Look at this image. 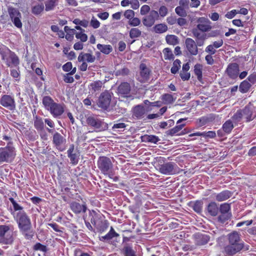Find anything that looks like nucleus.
Listing matches in <instances>:
<instances>
[{
    "label": "nucleus",
    "mask_w": 256,
    "mask_h": 256,
    "mask_svg": "<svg viewBox=\"0 0 256 256\" xmlns=\"http://www.w3.org/2000/svg\"><path fill=\"white\" fill-rule=\"evenodd\" d=\"M124 16L128 19H132L134 16V12L132 10H128L124 12Z\"/></svg>",
    "instance_id": "nucleus-61"
},
{
    "label": "nucleus",
    "mask_w": 256,
    "mask_h": 256,
    "mask_svg": "<svg viewBox=\"0 0 256 256\" xmlns=\"http://www.w3.org/2000/svg\"><path fill=\"white\" fill-rule=\"evenodd\" d=\"M242 118H244V116L242 110H238L232 116L230 120L235 125H236L241 121Z\"/></svg>",
    "instance_id": "nucleus-35"
},
{
    "label": "nucleus",
    "mask_w": 256,
    "mask_h": 256,
    "mask_svg": "<svg viewBox=\"0 0 256 256\" xmlns=\"http://www.w3.org/2000/svg\"><path fill=\"white\" fill-rule=\"evenodd\" d=\"M42 104L44 108L48 110L54 118H60L64 112V104L55 102L53 98L50 96H43Z\"/></svg>",
    "instance_id": "nucleus-2"
},
{
    "label": "nucleus",
    "mask_w": 256,
    "mask_h": 256,
    "mask_svg": "<svg viewBox=\"0 0 256 256\" xmlns=\"http://www.w3.org/2000/svg\"><path fill=\"white\" fill-rule=\"evenodd\" d=\"M190 74L188 72L181 71L180 72V76L182 80H187L190 78Z\"/></svg>",
    "instance_id": "nucleus-62"
},
{
    "label": "nucleus",
    "mask_w": 256,
    "mask_h": 256,
    "mask_svg": "<svg viewBox=\"0 0 256 256\" xmlns=\"http://www.w3.org/2000/svg\"><path fill=\"white\" fill-rule=\"evenodd\" d=\"M244 118L246 122L252 120L256 117V106L250 102L242 110Z\"/></svg>",
    "instance_id": "nucleus-10"
},
{
    "label": "nucleus",
    "mask_w": 256,
    "mask_h": 256,
    "mask_svg": "<svg viewBox=\"0 0 256 256\" xmlns=\"http://www.w3.org/2000/svg\"><path fill=\"white\" fill-rule=\"evenodd\" d=\"M202 65H194V72L200 82L202 80Z\"/></svg>",
    "instance_id": "nucleus-40"
},
{
    "label": "nucleus",
    "mask_w": 256,
    "mask_h": 256,
    "mask_svg": "<svg viewBox=\"0 0 256 256\" xmlns=\"http://www.w3.org/2000/svg\"><path fill=\"white\" fill-rule=\"evenodd\" d=\"M234 124L232 120H228L222 124V130L224 134H230L234 128Z\"/></svg>",
    "instance_id": "nucleus-30"
},
{
    "label": "nucleus",
    "mask_w": 256,
    "mask_h": 256,
    "mask_svg": "<svg viewBox=\"0 0 256 256\" xmlns=\"http://www.w3.org/2000/svg\"><path fill=\"white\" fill-rule=\"evenodd\" d=\"M9 200L13 206L15 212H18L21 210H24L23 208L20 204H18L12 198H10Z\"/></svg>",
    "instance_id": "nucleus-48"
},
{
    "label": "nucleus",
    "mask_w": 256,
    "mask_h": 256,
    "mask_svg": "<svg viewBox=\"0 0 256 256\" xmlns=\"http://www.w3.org/2000/svg\"><path fill=\"white\" fill-rule=\"evenodd\" d=\"M12 226L0 225V243L2 244H10L14 242Z\"/></svg>",
    "instance_id": "nucleus-6"
},
{
    "label": "nucleus",
    "mask_w": 256,
    "mask_h": 256,
    "mask_svg": "<svg viewBox=\"0 0 256 256\" xmlns=\"http://www.w3.org/2000/svg\"><path fill=\"white\" fill-rule=\"evenodd\" d=\"M52 142L58 150L62 152L65 150L66 139L58 132H56L54 134L53 136Z\"/></svg>",
    "instance_id": "nucleus-12"
},
{
    "label": "nucleus",
    "mask_w": 256,
    "mask_h": 256,
    "mask_svg": "<svg viewBox=\"0 0 256 256\" xmlns=\"http://www.w3.org/2000/svg\"><path fill=\"white\" fill-rule=\"evenodd\" d=\"M12 215L20 232L26 239L30 240L34 236V231L29 216L24 210L13 212Z\"/></svg>",
    "instance_id": "nucleus-1"
},
{
    "label": "nucleus",
    "mask_w": 256,
    "mask_h": 256,
    "mask_svg": "<svg viewBox=\"0 0 256 256\" xmlns=\"http://www.w3.org/2000/svg\"><path fill=\"white\" fill-rule=\"evenodd\" d=\"M97 48L104 54H108L112 50V48L110 45H104L99 44H97Z\"/></svg>",
    "instance_id": "nucleus-38"
},
{
    "label": "nucleus",
    "mask_w": 256,
    "mask_h": 256,
    "mask_svg": "<svg viewBox=\"0 0 256 256\" xmlns=\"http://www.w3.org/2000/svg\"><path fill=\"white\" fill-rule=\"evenodd\" d=\"M185 8L182 6H178L175 9L176 14L180 16L185 17L187 15L186 12Z\"/></svg>",
    "instance_id": "nucleus-49"
},
{
    "label": "nucleus",
    "mask_w": 256,
    "mask_h": 256,
    "mask_svg": "<svg viewBox=\"0 0 256 256\" xmlns=\"http://www.w3.org/2000/svg\"><path fill=\"white\" fill-rule=\"evenodd\" d=\"M8 13L10 20L14 26L18 28H22V26L21 21L22 16L18 10L14 8H8Z\"/></svg>",
    "instance_id": "nucleus-8"
},
{
    "label": "nucleus",
    "mask_w": 256,
    "mask_h": 256,
    "mask_svg": "<svg viewBox=\"0 0 256 256\" xmlns=\"http://www.w3.org/2000/svg\"><path fill=\"white\" fill-rule=\"evenodd\" d=\"M139 74L137 75V80L140 82H147L150 78V70L146 65H140Z\"/></svg>",
    "instance_id": "nucleus-15"
},
{
    "label": "nucleus",
    "mask_w": 256,
    "mask_h": 256,
    "mask_svg": "<svg viewBox=\"0 0 256 256\" xmlns=\"http://www.w3.org/2000/svg\"><path fill=\"white\" fill-rule=\"evenodd\" d=\"M16 155L15 148L12 146V142H10L6 146L0 148V164L12 162Z\"/></svg>",
    "instance_id": "nucleus-5"
},
{
    "label": "nucleus",
    "mask_w": 256,
    "mask_h": 256,
    "mask_svg": "<svg viewBox=\"0 0 256 256\" xmlns=\"http://www.w3.org/2000/svg\"><path fill=\"white\" fill-rule=\"evenodd\" d=\"M130 90V84L128 82H124L122 83L118 87V93L124 96H127L129 94Z\"/></svg>",
    "instance_id": "nucleus-26"
},
{
    "label": "nucleus",
    "mask_w": 256,
    "mask_h": 256,
    "mask_svg": "<svg viewBox=\"0 0 256 256\" xmlns=\"http://www.w3.org/2000/svg\"><path fill=\"white\" fill-rule=\"evenodd\" d=\"M202 205L203 202L202 200L190 202L189 204V206L192 208L193 210L197 213H200L202 212Z\"/></svg>",
    "instance_id": "nucleus-32"
},
{
    "label": "nucleus",
    "mask_w": 256,
    "mask_h": 256,
    "mask_svg": "<svg viewBox=\"0 0 256 256\" xmlns=\"http://www.w3.org/2000/svg\"><path fill=\"white\" fill-rule=\"evenodd\" d=\"M34 250H40L42 252H46L47 250V248L46 246L38 242L34 246Z\"/></svg>",
    "instance_id": "nucleus-55"
},
{
    "label": "nucleus",
    "mask_w": 256,
    "mask_h": 256,
    "mask_svg": "<svg viewBox=\"0 0 256 256\" xmlns=\"http://www.w3.org/2000/svg\"><path fill=\"white\" fill-rule=\"evenodd\" d=\"M97 165L102 174L108 176L109 178H112L113 164L110 158L105 156H100L98 160Z\"/></svg>",
    "instance_id": "nucleus-4"
},
{
    "label": "nucleus",
    "mask_w": 256,
    "mask_h": 256,
    "mask_svg": "<svg viewBox=\"0 0 256 256\" xmlns=\"http://www.w3.org/2000/svg\"><path fill=\"white\" fill-rule=\"evenodd\" d=\"M244 248V244H229L224 248L226 252L233 255L240 252Z\"/></svg>",
    "instance_id": "nucleus-18"
},
{
    "label": "nucleus",
    "mask_w": 256,
    "mask_h": 256,
    "mask_svg": "<svg viewBox=\"0 0 256 256\" xmlns=\"http://www.w3.org/2000/svg\"><path fill=\"white\" fill-rule=\"evenodd\" d=\"M205 52L208 54H214L216 50V48H214L211 44H209L208 46L206 49H205Z\"/></svg>",
    "instance_id": "nucleus-60"
},
{
    "label": "nucleus",
    "mask_w": 256,
    "mask_h": 256,
    "mask_svg": "<svg viewBox=\"0 0 256 256\" xmlns=\"http://www.w3.org/2000/svg\"><path fill=\"white\" fill-rule=\"evenodd\" d=\"M73 22L76 25H80L84 28H86L88 25V22L85 20H82L78 18H76L73 20Z\"/></svg>",
    "instance_id": "nucleus-53"
},
{
    "label": "nucleus",
    "mask_w": 256,
    "mask_h": 256,
    "mask_svg": "<svg viewBox=\"0 0 256 256\" xmlns=\"http://www.w3.org/2000/svg\"><path fill=\"white\" fill-rule=\"evenodd\" d=\"M112 99V94L108 90L102 92L98 97V106L104 110L109 107Z\"/></svg>",
    "instance_id": "nucleus-9"
},
{
    "label": "nucleus",
    "mask_w": 256,
    "mask_h": 256,
    "mask_svg": "<svg viewBox=\"0 0 256 256\" xmlns=\"http://www.w3.org/2000/svg\"><path fill=\"white\" fill-rule=\"evenodd\" d=\"M229 244H243L242 242L240 234L236 232H234L228 234Z\"/></svg>",
    "instance_id": "nucleus-29"
},
{
    "label": "nucleus",
    "mask_w": 256,
    "mask_h": 256,
    "mask_svg": "<svg viewBox=\"0 0 256 256\" xmlns=\"http://www.w3.org/2000/svg\"><path fill=\"white\" fill-rule=\"evenodd\" d=\"M158 102H150L148 100H144V104H139L134 106L133 108V116L138 119L144 118L146 114L152 110V108L158 106Z\"/></svg>",
    "instance_id": "nucleus-3"
},
{
    "label": "nucleus",
    "mask_w": 256,
    "mask_h": 256,
    "mask_svg": "<svg viewBox=\"0 0 256 256\" xmlns=\"http://www.w3.org/2000/svg\"><path fill=\"white\" fill-rule=\"evenodd\" d=\"M231 214H221L218 217V220L222 222H224L230 218Z\"/></svg>",
    "instance_id": "nucleus-54"
},
{
    "label": "nucleus",
    "mask_w": 256,
    "mask_h": 256,
    "mask_svg": "<svg viewBox=\"0 0 256 256\" xmlns=\"http://www.w3.org/2000/svg\"><path fill=\"white\" fill-rule=\"evenodd\" d=\"M67 154L72 164L76 165L78 164L80 158V152L74 148V144H72L70 146L67 150Z\"/></svg>",
    "instance_id": "nucleus-14"
},
{
    "label": "nucleus",
    "mask_w": 256,
    "mask_h": 256,
    "mask_svg": "<svg viewBox=\"0 0 256 256\" xmlns=\"http://www.w3.org/2000/svg\"><path fill=\"white\" fill-rule=\"evenodd\" d=\"M197 30L202 32L209 31L211 28L210 22L208 18L204 17L200 18L198 20Z\"/></svg>",
    "instance_id": "nucleus-16"
},
{
    "label": "nucleus",
    "mask_w": 256,
    "mask_h": 256,
    "mask_svg": "<svg viewBox=\"0 0 256 256\" xmlns=\"http://www.w3.org/2000/svg\"><path fill=\"white\" fill-rule=\"evenodd\" d=\"M159 16L158 13L156 10H152L150 14L143 19L142 22L144 26L150 27L152 26Z\"/></svg>",
    "instance_id": "nucleus-17"
},
{
    "label": "nucleus",
    "mask_w": 256,
    "mask_h": 256,
    "mask_svg": "<svg viewBox=\"0 0 256 256\" xmlns=\"http://www.w3.org/2000/svg\"><path fill=\"white\" fill-rule=\"evenodd\" d=\"M186 118H180L176 122V126H175L174 128L169 130L166 132L167 134H170V136H174V135H178V136H180V132H179L182 128L185 126V124H180V123L185 120H186Z\"/></svg>",
    "instance_id": "nucleus-20"
},
{
    "label": "nucleus",
    "mask_w": 256,
    "mask_h": 256,
    "mask_svg": "<svg viewBox=\"0 0 256 256\" xmlns=\"http://www.w3.org/2000/svg\"><path fill=\"white\" fill-rule=\"evenodd\" d=\"M104 83L100 80H96L89 85L90 90L92 94L99 92L103 86Z\"/></svg>",
    "instance_id": "nucleus-27"
},
{
    "label": "nucleus",
    "mask_w": 256,
    "mask_h": 256,
    "mask_svg": "<svg viewBox=\"0 0 256 256\" xmlns=\"http://www.w3.org/2000/svg\"><path fill=\"white\" fill-rule=\"evenodd\" d=\"M58 0H48L45 3V10L48 12L53 10L57 5Z\"/></svg>",
    "instance_id": "nucleus-37"
},
{
    "label": "nucleus",
    "mask_w": 256,
    "mask_h": 256,
    "mask_svg": "<svg viewBox=\"0 0 256 256\" xmlns=\"http://www.w3.org/2000/svg\"><path fill=\"white\" fill-rule=\"evenodd\" d=\"M130 70H129L126 68H123L122 69L117 70L115 71V74L116 76H127L129 74Z\"/></svg>",
    "instance_id": "nucleus-50"
},
{
    "label": "nucleus",
    "mask_w": 256,
    "mask_h": 256,
    "mask_svg": "<svg viewBox=\"0 0 256 256\" xmlns=\"http://www.w3.org/2000/svg\"><path fill=\"white\" fill-rule=\"evenodd\" d=\"M119 236L120 234L116 232L112 227H111L109 232L105 236H100L99 239L102 242H108L112 239L118 237Z\"/></svg>",
    "instance_id": "nucleus-24"
},
{
    "label": "nucleus",
    "mask_w": 256,
    "mask_h": 256,
    "mask_svg": "<svg viewBox=\"0 0 256 256\" xmlns=\"http://www.w3.org/2000/svg\"><path fill=\"white\" fill-rule=\"evenodd\" d=\"M78 59L79 62H82V64H86V62L90 63L93 62L96 58L90 54L82 52L79 54Z\"/></svg>",
    "instance_id": "nucleus-23"
},
{
    "label": "nucleus",
    "mask_w": 256,
    "mask_h": 256,
    "mask_svg": "<svg viewBox=\"0 0 256 256\" xmlns=\"http://www.w3.org/2000/svg\"><path fill=\"white\" fill-rule=\"evenodd\" d=\"M86 122L90 126L94 128L98 131H103L108 128V125L98 116H88L86 117Z\"/></svg>",
    "instance_id": "nucleus-7"
},
{
    "label": "nucleus",
    "mask_w": 256,
    "mask_h": 256,
    "mask_svg": "<svg viewBox=\"0 0 256 256\" xmlns=\"http://www.w3.org/2000/svg\"><path fill=\"white\" fill-rule=\"evenodd\" d=\"M70 207L72 210L76 214L81 212H85L87 210V206L86 203L80 204V203L73 202L70 203Z\"/></svg>",
    "instance_id": "nucleus-21"
},
{
    "label": "nucleus",
    "mask_w": 256,
    "mask_h": 256,
    "mask_svg": "<svg viewBox=\"0 0 256 256\" xmlns=\"http://www.w3.org/2000/svg\"><path fill=\"white\" fill-rule=\"evenodd\" d=\"M72 74L68 73L64 75V80L66 83H72L74 80L73 77L72 76Z\"/></svg>",
    "instance_id": "nucleus-63"
},
{
    "label": "nucleus",
    "mask_w": 256,
    "mask_h": 256,
    "mask_svg": "<svg viewBox=\"0 0 256 256\" xmlns=\"http://www.w3.org/2000/svg\"><path fill=\"white\" fill-rule=\"evenodd\" d=\"M142 32L138 28H132L130 31V36L131 38H136L139 37Z\"/></svg>",
    "instance_id": "nucleus-43"
},
{
    "label": "nucleus",
    "mask_w": 256,
    "mask_h": 256,
    "mask_svg": "<svg viewBox=\"0 0 256 256\" xmlns=\"http://www.w3.org/2000/svg\"><path fill=\"white\" fill-rule=\"evenodd\" d=\"M186 49L190 55L196 56L198 54V48L196 42L191 38H188L185 40Z\"/></svg>",
    "instance_id": "nucleus-13"
},
{
    "label": "nucleus",
    "mask_w": 256,
    "mask_h": 256,
    "mask_svg": "<svg viewBox=\"0 0 256 256\" xmlns=\"http://www.w3.org/2000/svg\"><path fill=\"white\" fill-rule=\"evenodd\" d=\"M164 58L165 60H174V56L172 50L169 48H166L163 50Z\"/></svg>",
    "instance_id": "nucleus-42"
},
{
    "label": "nucleus",
    "mask_w": 256,
    "mask_h": 256,
    "mask_svg": "<svg viewBox=\"0 0 256 256\" xmlns=\"http://www.w3.org/2000/svg\"><path fill=\"white\" fill-rule=\"evenodd\" d=\"M129 24L132 26H136L140 24V20L138 18H134L130 19L128 22Z\"/></svg>",
    "instance_id": "nucleus-56"
},
{
    "label": "nucleus",
    "mask_w": 256,
    "mask_h": 256,
    "mask_svg": "<svg viewBox=\"0 0 256 256\" xmlns=\"http://www.w3.org/2000/svg\"><path fill=\"white\" fill-rule=\"evenodd\" d=\"M204 138H212L216 136V134L214 131L204 132Z\"/></svg>",
    "instance_id": "nucleus-59"
},
{
    "label": "nucleus",
    "mask_w": 256,
    "mask_h": 256,
    "mask_svg": "<svg viewBox=\"0 0 256 256\" xmlns=\"http://www.w3.org/2000/svg\"><path fill=\"white\" fill-rule=\"evenodd\" d=\"M174 166L176 165L174 162H168L161 165V173L166 174H172L176 172Z\"/></svg>",
    "instance_id": "nucleus-22"
},
{
    "label": "nucleus",
    "mask_w": 256,
    "mask_h": 256,
    "mask_svg": "<svg viewBox=\"0 0 256 256\" xmlns=\"http://www.w3.org/2000/svg\"><path fill=\"white\" fill-rule=\"evenodd\" d=\"M232 196V193L229 190H224L216 196V199L218 202H222L229 198Z\"/></svg>",
    "instance_id": "nucleus-31"
},
{
    "label": "nucleus",
    "mask_w": 256,
    "mask_h": 256,
    "mask_svg": "<svg viewBox=\"0 0 256 256\" xmlns=\"http://www.w3.org/2000/svg\"><path fill=\"white\" fill-rule=\"evenodd\" d=\"M192 34L196 38V40L206 39V34L204 33L200 32L197 29H194L192 30Z\"/></svg>",
    "instance_id": "nucleus-41"
},
{
    "label": "nucleus",
    "mask_w": 256,
    "mask_h": 256,
    "mask_svg": "<svg viewBox=\"0 0 256 256\" xmlns=\"http://www.w3.org/2000/svg\"><path fill=\"white\" fill-rule=\"evenodd\" d=\"M240 72L238 65H228L226 73L231 79H236L238 78Z\"/></svg>",
    "instance_id": "nucleus-19"
},
{
    "label": "nucleus",
    "mask_w": 256,
    "mask_h": 256,
    "mask_svg": "<svg viewBox=\"0 0 256 256\" xmlns=\"http://www.w3.org/2000/svg\"><path fill=\"white\" fill-rule=\"evenodd\" d=\"M174 121L172 120H169L166 122H161V128H165L174 125Z\"/></svg>",
    "instance_id": "nucleus-57"
},
{
    "label": "nucleus",
    "mask_w": 256,
    "mask_h": 256,
    "mask_svg": "<svg viewBox=\"0 0 256 256\" xmlns=\"http://www.w3.org/2000/svg\"><path fill=\"white\" fill-rule=\"evenodd\" d=\"M252 84L247 80H244L240 85L239 90L242 93H246L248 91Z\"/></svg>",
    "instance_id": "nucleus-36"
},
{
    "label": "nucleus",
    "mask_w": 256,
    "mask_h": 256,
    "mask_svg": "<svg viewBox=\"0 0 256 256\" xmlns=\"http://www.w3.org/2000/svg\"><path fill=\"white\" fill-rule=\"evenodd\" d=\"M162 100L164 104H172L174 101L172 96L168 94H164L162 97Z\"/></svg>",
    "instance_id": "nucleus-44"
},
{
    "label": "nucleus",
    "mask_w": 256,
    "mask_h": 256,
    "mask_svg": "<svg viewBox=\"0 0 256 256\" xmlns=\"http://www.w3.org/2000/svg\"><path fill=\"white\" fill-rule=\"evenodd\" d=\"M44 10V6L42 4H38L32 8V12L35 15L40 14Z\"/></svg>",
    "instance_id": "nucleus-47"
},
{
    "label": "nucleus",
    "mask_w": 256,
    "mask_h": 256,
    "mask_svg": "<svg viewBox=\"0 0 256 256\" xmlns=\"http://www.w3.org/2000/svg\"><path fill=\"white\" fill-rule=\"evenodd\" d=\"M98 232L102 233L105 232L108 228V223L107 220H100L96 226H94Z\"/></svg>",
    "instance_id": "nucleus-34"
},
{
    "label": "nucleus",
    "mask_w": 256,
    "mask_h": 256,
    "mask_svg": "<svg viewBox=\"0 0 256 256\" xmlns=\"http://www.w3.org/2000/svg\"><path fill=\"white\" fill-rule=\"evenodd\" d=\"M90 26L94 28H97L100 26V22L94 16H92L90 22Z\"/></svg>",
    "instance_id": "nucleus-58"
},
{
    "label": "nucleus",
    "mask_w": 256,
    "mask_h": 256,
    "mask_svg": "<svg viewBox=\"0 0 256 256\" xmlns=\"http://www.w3.org/2000/svg\"><path fill=\"white\" fill-rule=\"evenodd\" d=\"M100 215L95 210H92L89 212V220L94 226H96V224L100 220Z\"/></svg>",
    "instance_id": "nucleus-28"
},
{
    "label": "nucleus",
    "mask_w": 256,
    "mask_h": 256,
    "mask_svg": "<svg viewBox=\"0 0 256 256\" xmlns=\"http://www.w3.org/2000/svg\"><path fill=\"white\" fill-rule=\"evenodd\" d=\"M125 256H136L134 251L130 247H126L124 248Z\"/></svg>",
    "instance_id": "nucleus-64"
},
{
    "label": "nucleus",
    "mask_w": 256,
    "mask_h": 256,
    "mask_svg": "<svg viewBox=\"0 0 256 256\" xmlns=\"http://www.w3.org/2000/svg\"><path fill=\"white\" fill-rule=\"evenodd\" d=\"M84 32H75L76 37L78 39H80L82 42H85L88 40V36L84 33Z\"/></svg>",
    "instance_id": "nucleus-52"
},
{
    "label": "nucleus",
    "mask_w": 256,
    "mask_h": 256,
    "mask_svg": "<svg viewBox=\"0 0 256 256\" xmlns=\"http://www.w3.org/2000/svg\"><path fill=\"white\" fill-rule=\"evenodd\" d=\"M34 126L38 130L44 129V124L42 118L36 116L34 120Z\"/></svg>",
    "instance_id": "nucleus-39"
},
{
    "label": "nucleus",
    "mask_w": 256,
    "mask_h": 256,
    "mask_svg": "<svg viewBox=\"0 0 256 256\" xmlns=\"http://www.w3.org/2000/svg\"><path fill=\"white\" fill-rule=\"evenodd\" d=\"M166 42L172 45H175L178 43V37L174 35H169L166 37Z\"/></svg>",
    "instance_id": "nucleus-45"
},
{
    "label": "nucleus",
    "mask_w": 256,
    "mask_h": 256,
    "mask_svg": "<svg viewBox=\"0 0 256 256\" xmlns=\"http://www.w3.org/2000/svg\"><path fill=\"white\" fill-rule=\"evenodd\" d=\"M126 127V124L123 122H118L114 124L112 126V129L114 131H121Z\"/></svg>",
    "instance_id": "nucleus-51"
},
{
    "label": "nucleus",
    "mask_w": 256,
    "mask_h": 256,
    "mask_svg": "<svg viewBox=\"0 0 256 256\" xmlns=\"http://www.w3.org/2000/svg\"><path fill=\"white\" fill-rule=\"evenodd\" d=\"M210 240V236L207 234H198L196 238L197 244L199 245H204L207 244Z\"/></svg>",
    "instance_id": "nucleus-33"
},
{
    "label": "nucleus",
    "mask_w": 256,
    "mask_h": 256,
    "mask_svg": "<svg viewBox=\"0 0 256 256\" xmlns=\"http://www.w3.org/2000/svg\"><path fill=\"white\" fill-rule=\"evenodd\" d=\"M0 104L10 110L16 109V102L14 98L10 95L4 94L0 98Z\"/></svg>",
    "instance_id": "nucleus-11"
},
{
    "label": "nucleus",
    "mask_w": 256,
    "mask_h": 256,
    "mask_svg": "<svg viewBox=\"0 0 256 256\" xmlns=\"http://www.w3.org/2000/svg\"><path fill=\"white\" fill-rule=\"evenodd\" d=\"M206 210L210 215L215 216L218 214L219 208L216 202H212L208 205Z\"/></svg>",
    "instance_id": "nucleus-25"
},
{
    "label": "nucleus",
    "mask_w": 256,
    "mask_h": 256,
    "mask_svg": "<svg viewBox=\"0 0 256 256\" xmlns=\"http://www.w3.org/2000/svg\"><path fill=\"white\" fill-rule=\"evenodd\" d=\"M219 210L221 214H230V205L227 203L222 204H220Z\"/></svg>",
    "instance_id": "nucleus-46"
}]
</instances>
